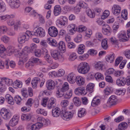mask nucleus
Here are the masks:
<instances>
[{
	"label": "nucleus",
	"instance_id": "f257e3e1",
	"mask_svg": "<svg viewBox=\"0 0 130 130\" xmlns=\"http://www.w3.org/2000/svg\"><path fill=\"white\" fill-rule=\"evenodd\" d=\"M34 31L31 32L27 31L26 32L21 33L18 36V41L20 44H22L25 43L26 41H28L29 39V35L34 36Z\"/></svg>",
	"mask_w": 130,
	"mask_h": 130
},
{
	"label": "nucleus",
	"instance_id": "f03ea898",
	"mask_svg": "<svg viewBox=\"0 0 130 130\" xmlns=\"http://www.w3.org/2000/svg\"><path fill=\"white\" fill-rule=\"evenodd\" d=\"M90 69L89 64L85 62L80 63L77 67V70L80 73L85 74L87 73Z\"/></svg>",
	"mask_w": 130,
	"mask_h": 130
},
{
	"label": "nucleus",
	"instance_id": "7ed1b4c3",
	"mask_svg": "<svg viewBox=\"0 0 130 130\" xmlns=\"http://www.w3.org/2000/svg\"><path fill=\"white\" fill-rule=\"evenodd\" d=\"M51 54L53 58L55 60H57L62 62L64 58L61 53L58 50H51L50 51Z\"/></svg>",
	"mask_w": 130,
	"mask_h": 130
},
{
	"label": "nucleus",
	"instance_id": "20e7f679",
	"mask_svg": "<svg viewBox=\"0 0 130 130\" xmlns=\"http://www.w3.org/2000/svg\"><path fill=\"white\" fill-rule=\"evenodd\" d=\"M34 36L40 37H44L45 35V30L40 27H36L34 29Z\"/></svg>",
	"mask_w": 130,
	"mask_h": 130
},
{
	"label": "nucleus",
	"instance_id": "39448f33",
	"mask_svg": "<svg viewBox=\"0 0 130 130\" xmlns=\"http://www.w3.org/2000/svg\"><path fill=\"white\" fill-rule=\"evenodd\" d=\"M73 114L71 112L67 111L65 110L61 111V117L64 120L68 121L72 119Z\"/></svg>",
	"mask_w": 130,
	"mask_h": 130
},
{
	"label": "nucleus",
	"instance_id": "423d86ee",
	"mask_svg": "<svg viewBox=\"0 0 130 130\" xmlns=\"http://www.w3.org/2000/svg\"><path fill=\"white\" fill-rule=\"evenodd\" d=\"M0 114L2 117L5 120L9 119L11 116L10 111L4 108H3L0 110Z\"/></svg>",
	"mask_w": 130,
	"mask_h": 130
},
{
	"label": "nucleus",
	"instance_id": "0eeeda50",
	"mask_svg": "<svg viewBox=\"0 0 130 130\" xmlns=\"http://www.w3.org/2000/svg\"><path fill=\"white\" fill-rule=\"evenodd\" d=\"M11 7L12 8H17L20 5V2L19 0H6Z\"/></svg>",
	"mask_w": 130,
	"mask_h": 130
},
{
	"label": "nucleus",
	"instance_id": "6e6552de",
	"mask_svg": "<svg viewBox=\"0 0 130 130\" xmlns=\"http://www.w3.org/2000/svg\"><path fill=\"white\" fill-rule=\"evenodd\" d=\"M118 101L117 97L115 95H111L107 102V104L109 106L115 105L116 104Z\"/></svg>",
	"mask_w": 130,
	"mask_h": 130
},
{
	"label": "nucleus",
	"instance_id": "1a4fd4ad",
	"mask_svg": "<svg viewBox=\"0 0 130 130\" xmlns=\"http://www.w3.org/2000/svg\"><path fill=\"white\" fill-rule=\"evenodd\" d=\"M58 32L57 29L55 27H51L48 29V34L51 37H56L58 34Z\"/></svg>",
	"mask_w": 130,
	"mask_h": 130
},
{
	"label": "nucleus",
	"instance_id": "9d476101",
	"mask_svg": "<svg viewBox=\"0 0 130 130\" xmlns=\"http://www.w3.org/2000/svg\"><path fill=\"white\" fill-rule=\"evenodd\" d=\"M55 86V82L51 79L49 80L46 82V87L47 89L50 90L54 89Z\"/></svg>",
	"mask_w": 130,
	"mask_h": 130
},
{
	"label": "nucleus",
	"instance_id": "9b49d317",
	"mask_svg": "<svg viewBox=\"0 0 130 130\" xmlns=\"http://www.w3.org/2000/svg\"><path fill=\"white\" fill-rule=\"evenodd\" d=\"M121 7L118 5H113L112 8V13L116 15H118L121 12Z\"/></svg>",
	"mask_w": 130,
	"mask_h": 130
},
{
	"label": "nucleus",
	"instance_id": "f8f14e48",
	"mask_svg": "<svg viewBox=\"0 0 130 130\" xmlns=\"http://www.w3.org/2000/svg\"><path fill=\"white\" fill-rule=\"evenodd\" d=\"M76 77L74 73H72L68 75L67 80L70 83L73 84L75 82Z\"/></svg>",
	"mask_w": 130,
	"mask_h": 130
},
{
	"label": "nucleus",
	"instance_id": "ddd939ff",
	"mask_svg": "<svg viewBox=\"0 0 130 130\" xmlns=\"http://www.w3.org/2000/svg\"><path fill=\"white\" fill-rule=\"evenodd\" d=\"M52 114L53 116L54 117H58L60 115L61 116V111L59 108L56 107L52 109Z\"/></svg>",
	"mask_w": 130,
	"mask_h": 130
},
{
	"label": "nucleus",
	"instance_id": "4468645a",
	"mask_svg": "<svg viewBox=\"0 0 130 130\" xmlns=\"http://www.w3.org/2000/svg\"><path fill=\"white\" fill-rule=\"evenodd\" d=\"M75 94L78 95H85L86 93L85 92V88L84 87H79L76 88L74 90Z\"/></svg>",
	"mask_w": 130,
	"mask_h": 130
},
{
	"label": "nucleus",
	"instance_id": "2eb2a0df",
	"mask_svg": "<svg viewBox=\"0 0 130 130\" xmlns=\"http://www.w3.org/2000/svg\"><path fill=\"white\" fill-rule=\"evenodd\" d=\"M56 99L53 98H51L48 101V103L47 105L48 108L49 109H52L56 107Z\"/></svg>",
	"mask_w": 130,
	"mask_h": 130
},
{
	"label": "nucleus",
	"instance_id": "dca6fc26",
	"mask_svg": "<svg viewBox=\"0 0 130 130\" xmlns=\"http://www.w3.org/2000/svg\"><path fill=\"white\" fill-rule=\"evenodd\" d=\"M75 82L79 86H81L85 84V81L84 79L82 77L78 76L76 77Z\"/></svg>",
	"mask_w": 130,
	"mask_h": 130
},
{
	"label": "nucleus",
	"instance_id": "f3484780",
	"mask_svg": "<svg viewBox=\"0 0 130 130\" xmlns=\"http://www.w3.org/2000/svg\"><path fill=\"white\" fill-rule=\"evenodd\" d=\"M19 121V117L18 116H14L10 121L9 124L11 126H13L16 125Z\"/></svg>",
	"mask_w": 130,
	"mask_h": 130
},
{
	"label": "nucleus",
	"instance_id": "a211bd4d",
	"mask_svg": "<svg viewBox=\"0 0 130 130\" xmlns=\"http://www.w3.org/2000/svg\"><path fill=\"white\" fill-rule=\"evenodd\" d=\"M37 121L38 122L37 123L38 125L40 128L42 127L43 125H47V122L46 120L44 118L39 117L37 119Z\"/></svg>",
	"mask_w": 130,
	"mask_h": 130
},
{
	"label": "nucleus",
	"instance_id": "6ab92c4d",
	"mask_svg": "<svg viewBox=\"0 0 130 130\" xmlns=\"http://www.w3.org/2000/svg\"><path fill=\"white\" fill-rule=\"evenodd\" d=\"M102 32L105 35H110L111 32L110 27L108 25L106 24L102 29Z\"/></svg>",
	"mask_w": 130,
	"mask_h": 130
},
{
	"label": "nucleus",
	"instance_id": "aec40b11",
	"mask_svg": "<svg viewBox=\"0 0 130 130\" xmlns=\"http://www.w3.org/2000/svg\"><path fill=\"white\" fill-rule=\"evenodd\" d=\"M43 50L44 51V58L49 63H52L53 62L52 59L50 55L48 54L47 51L45 48H44Z\"/></svg>",
	"mask_w": 130,
	"mask_h": 130
},
{
	"label": "nucleus",
	"instance_id": "412c9836",
	"mask_svg": "<svg viewBox=\"0 0 130 130\" xmlns=\"http://www.w3.org/2000/svg\"><path fill=\"white\" fill-rule=\"evenodd\" d=\"M101 99L99 97L96 96L93 99L91 103V105L93 107L99 105L100 103Z\"/></svg>",
	"mask_w": 130,
	"mask_h": 130
},
{
	"label": "nucleus",
	"instance_id": "4be33fe9",
	"mask_svg": "<svg viewBox=\"0 0 130 130\" xmlns=\"http://www.w3.org/2000/svg\"><path fill=\"white\" fill-rule=\"evenodd\" d=\"M125 78L121 77L118 79L116 81V83L117 85L120 86H124L125 84Z\"/></svg>",
	"mask_w": 130,
	"mask_h": 130
},
{
	"label": "nucleus",
	"instance_id": "5701e85b",
	"mask_svg": "<svg viewBox=\"0 0 130 130\" xmlns=\"http://www.w3.org/2000/svg\"><path fill=\"white\" fill-rule=\"evenodd\" d=\"M58 48L62 52L64 53L66 51V46L65 43L63 41H60L57 46Z\"/></svg>",
	"mask_w": 130,
	"mask_h": 130
},
{
	"label": "nucleus",
	"instance_id": "b1692460",
	"mask_svg": "<svg viewBox=\"0 0 130 130\" xmlns=\"http://www.w3.org/2000/svg\"><path fill=\"white\" fill-rule=\"evenodd\" d=\"M31 83L33 88H36L37 87V85H38L40 83V79L38 77L35 78L32 80Z\"/></svg>",
	"mask_w": 130,
	"mask_h": 130
},
{
	"label": "nucleus",
	"instance_id": "393cba45",
	"mask_svg": "<svg viewBox=\"0 0 130 130\" xmlns=\"http://www.w3.org/2000/svg\"><path fill=\"white\" fill-rule=\"evenodd\" d=\"M103 63L102 61H95L94 63V67L96 69L102 70L104 66Z\"/></svg>",
	"mask_w": 130,
	"mask_h": 130
},
{
	"label": "nucleus",
	"instance_id": "a878e982",
	"mask_svg": "<svg viewBox=\"0 0 130 130\" xmlns=\"http://www.w3.org/2000/svg\"><path fill=\"white\" fill-rule=\"evenodd\" d=\"M2 82L5 85L9 86H11L13 84V81L11 79L6 78H1Z\"/></svg>",
	"mask_w": 130,
	"mask_h": 130
},
{
	"label": "nucleus",
	"instance_id": "bb28decb",
	"mask_svg": "<svg viewBox=\"0 0 130 130\" xmlns=\"http://www.w3.org/2000/svg\"><path fill=\"white\" fill-rule=\"evenodd\" d=\"M47 42L50 45L52 46L56 47L57 45L56 41L51 38H48L47 40Z\"/></svg>",
	"mask_w": 130,
	"mask_h": 130
},
{
	"label": "nucleus",
	"instance_id": "cd10ccee",
	"mask_svg": "<svg viewBox=\"0 0 130 130\" xmlns=\"http://www.w3.org/2000/svg\"><path fill=\"white\" fill-rule=\"evenodd\" d=\"M6 100L7 101L8 104L11 105H13L14 104V101L13 98L10 94H7L5 96Z\"/></svg>",
	"mask_w": 130,
	"mask_h": 130
},
{
	"label": "nucleus",
	"instance_id": "c85d7f7f",
	"mask_svg": "<svg viewBox=\"0 0 130 130\" xmlns=\"http://www.w3.org/2000/svg\"><path fill=\"white\" fill-rule=\"evenodd\" d=\"M64 92L61 90V89H60L59 87H57L56 96L57 98H59L63 96Z\"/></svg>",
	"mask_w": 130,
	"mask_h": 130
},
{
	"label": "nucleus",
	"instance_id": "c756f323",
	"mask_svg": "<svg viewBox=\"0 0 130 130\" xmlns=\"http://www.w3.org/2000/svg\"><path fill=\"white\" fill-rule=\"evenodd\" d=\"M86 110L85 108H80L78 111V116L79 117H82L86 115Z\"/></svg>",
	"mask_w": 130,
	"mask_h": 130
},
{
	"label": "nucleus",
	"instance_id": "7c9ffc66",
	"mask_svg": "<svg viewBox=\"0 0 130 130\" xmlns=\"http://www.w3.org/2000/svg\"><path fill=\"white\" fill-rule=\"evenodd\" d=\"M6 50L2 44H0V56L2 58H4L5 56V52Z\"/></svg>",
	"mask_w": 130,
	"mask_h": 130
},
{
	"label": "nucleus",
	"instance_id": "2f4dec72",
	"mask_svg": "<svg viewBox=\"0 0 130 130\" xmlns=\"http://www.w3.org/2000/svg\"><path fill=\"white\" fill-rule=\"evenodd\" d=\"M94 86V84L90 83L86 86V90L87 92L91 93L93 91V87Z\"/></svg>",
	"mask_w": 130,
	"mask_h": 130
},
{
	"label": "nucleus",
	"instance_id": "473e14b6",
	"mask_svg": "<svg viewBox=\"0 0 130 130\" xmlns=\"http://www.w3.org/2000/svg\"><path fill=\"white\" fill-rule=\"evenodd\" d=\"M61 8L59 5H56L54 7V12L55 16L58 15L61 12Z\"/></svg>",
	"mask_w": 130,
	"mask_h": 130
},
{
	"label": "nucleus",
	"instance_id": "72a5a7b5",
	"mask_svg": "<svg viewBox=\"0 0 130 130\" xmlns=\"http://www.w3.org/2000/svg\"><path fill=\"white\" fill-rule=\"evenodd\" d=\"M115 55L114 54L110 55L106 57V59L107 62L110 63L113 62L115 59Z\"/></svg>",
	"mask_w": 130,
	"mask_h": 130
},
{
	"label": "nucleus",
	"instance_id": "f704fd0d",
	"mask_svg": "<svg viewBox=\"0 0 130 130\" xmlns=\"http://www.w3.org/2000/svg\"><path fill=\"white\" fill-rule=\"evenodd\" d=\"M107 40V39L105 38L102 41L101 46L105 50H106L108 47Z\"/></svg>",
	"mask_w": 130,
	"mask_h": 130
},
{
	"label": "nucleus",
	"instance_id": "c9c22d12",
	"mask_svg": "<svg viewBox=\"0 0 130 130\" xmlns=\"http://www.w3.org/2000/svg\"><path fill=\"white\" fill-rule=\"evenodd\" d=\"M95 77L96 80L99 81H101L104 79L103 75L99 72L96 73L95 75Z\"/></svg>",
	"mask_w": 130,
	"mask_h": 130
},
{
	"label": "nucleus",
	"instance_id": "e433bc0d",
	"mask_svg": "<svg viewBox=\"0 0 130 130\" xmlns=\"http://www.w3.org/2000/svg\"><path fill=\"white\" fill-rule=\"evenodd\" d=\"M73 101L75 105L77 106H80L82 103L80 99L78 97H74Z\"/></svg>",
	"mask_w": 130,
	"mask_h": 130
},
{
	"label": "nucleus",
	"instance_id": "4c0bfd02",
	"mask_svg": "<svg viewBox=\"0 0 130 130\" xmlns=\"http://www.w3.org/2000/svg\"><path fill=\"white\" fill-rule=\"evenodd\" d=\"M14 15L13 14L10 15H5L0 16V19L2 21H5L9 18H14Z\"/></svg>",
	"mask_w": 130,
	"mask_h": 130
},
{
	"label": "nucleus",
	"instance_id": "58836bf2",
	"mask_svg": "<svg viewBox=\"0 0 130 130\" xmlns=\"http://www.w3.org/2000/svg\"><path fill=\"white\" fill-rule=\"evenodd\" d=\"M31 118V115L29 114H23L21 116L22 120L26 121L29 120Z\"/></svg>",
	"mask_w": 130,
	"mask_h": 130
},
{
	"label": "nucleus",
	"instance_id": "ea45409f",
	"mask_svg": "<svg viewBox=\"0 0 130 130\" xmlns=\"http://www.w3.org/2000/svg\"><path fill=\"white\" fill-rule=\"evenodd\" d=\"M69 88V86L68 83L67 82H65L62 85V87L61 89V90L65 92L67 91Z\"/></svg>",
	"mask_w": 130,
	"mask_h": 130
},
{
	"label": "nucleus",
	"instance_id": "a19ab883",
	"mask_svg": "<svg viewBox=\"0 0 130 130\" xmlns=\"http://www.w3.org/2000/svg\"><path fill=\"white\" fill-rule=\"evenodd\" d=\"M21 92L22 96L23 97L27 98L28 97V90L26 88H22L21 90Z\"/></svg>",
	"mask_w": 130,
	"mask_h": 130
},
{
	"label": "nucleus",
	"instance_id": "79ce46f5",
	"mask_svg": "<svg viewBox=\"0 0 130 130\" xmlns=\"http://www.w3.org/2000/svg\"><path fill=\"white\" fill-rule=\"evenodd\" d=\"M86 29V27L82 25L79 26L78 28H76V31H78L79 32L85 31Z\"/></svg>",
	"mask_w": 130,
	"mask_h": 130
},
{
	"label": "nucleus",
	"instance_id": "37998d69",
	"mask_svg": "<svg viewBox=\"0 0 130 130\" xmlns=\"http://www.w3.org/2000/svg\"><path fill=\"white\" fill-rule=\"evenodd\" d=\"M86 13L88 16L91 18H94L95 16V14L94 12L89 9L86 11Z\"/></svg>",
	"mask_w": 130,
	"mask_h": 130
},
{
	"label": "nucleus",
	"instance_id": "c03bdc74",
	"mask_svg": "<svg viewBox=\"0 0 130 130\" xmlns=\"http://www.w3.org/2000/svg\"><path fill=\"white\" fill-rule=\"evenodd\" d=\"M37 48V45L35 44H31L29 48L28 49L30 50L29 52L31 53H34Z\"/></svg>",
	"mask_w": 130,
	"mask_h": 130
},
{
	"label": "nucleus",
	"instance_id": "a18cd8bd",
	"mask_svg": "<svg viewBox=\"0 0 130 130\" xmlns=\"http://www.w3.org/2000/svg\"><path fill=\"white\" fill-rule=\"evenodd\" d=\"M6 9V7L4 4L1 0H0V12H4Z\"/></svg>",
	"mask_w": 130,
	"mask_h": 130
},
{
	"label": "nucleus",
	"instance_id": "49530a36",
	"mask_svg": "<svg viewBox=\"0 0 130 130\" xmlns=\"http://www.w3.org/2000/svg\"><path fill=\"white\" fill-rule=\"evenodd\" d=\"M77 56L75 53H73L69 56L68 59L70 61H74L76 59Z\"/></svg>",
	"mask_w": 130,
	"mask_h": 130
},
{
	"label": "nucleus",
	"instance_id": "de8ad7c7",
	"mask_svg": "<svg viewBox=\"0 0 130 130\" xmlns=\"http://www.w3.org/2000/svg\"><path fill=\"white\" fill-rule=\"evenodd\" d=\"M36 112L37 113L43 115L44 116L47 115V112L44 109L38 108Z\"/></svg>",
	"mask_w": 130,
	"mask_h": 130
},
{
	"label": "nucleus",
	"instance_id": "09e8293b",
	"mask_svg": "<svg viewBox=\"0 0 130 130\" xmlns=\"http://www.w3.org/2000/svg\"><path fill=\"white\" fill-rule=\"evenodd\" d=\"M20 59H21L25 62L28 59L27 54H25L24 53H23L21 54L20 55Z\"/></svg>",
	"mask_w": 130,
	"mask_h": 130
},
{
	"label": "nucleus",
	"instance_id": "8fccbe9b",
	"mask_svg": "<svg viewBox=\"0 0 130 130\" xmlns=\"http://www.w3.org/2000/svg\"><path fill=\"white\" fill-rule=\"evenodd\" d=\"M33 100L32 98L28 99L26 103V105L28 108L31 107L33 103Z\"/></svg>",
	"mask_w": 130,
	"mask_h": 130
},
{
	"label": "nucleus",
	"instance_id": "3c124183",
	"mask_svg": "<svg viewBox=\"0 0 130 130\" xmlns=\"http://www.w3.org/2000/svg\"><path fill=\"white\" fill-rule=\"evenodd\" d=\"M125 91L126 90L125 89L122 90L118 89L115 91V93L118 95H123L125 94Z\"/></svg>",
	"mask_w": 130,
	"mask_h": 130
},
{
	"label": "nucleus",
	"instance_id": "603ef678",
	"mask_svg": "<svg viewBox=\"0 0 130 130\" xmlns=\"http://www.w3.org/2000/svg\"><path fill=\"white\" fill-rule=\"evenodd\" d=\"M110 13L109 11L108 10H105L103 13V14L102 15L101 17L102 19H104L107 18L109 15Z\"/></svg>",
	"mask_w": 130,
	"mask_h": 130
},
{
	"label": "nucleus",
	"instance_id": "864d4df0",
	"mask_svg": "<svg viewBox=\"0 0 130 130\" xmlns=\"http://www.w3.org/2000/svg\"><path fill=\"white\" fill-rule=\"evenodd\" d=\"M6 88L5 84L2 82V79L0 78V91L3 92L5 90Z\"/></svg>",
	"mask_w": 130,
	"mask_h": 130
},
{
	"label": "nucleus",
	"instance_id": "5fc2aeb1",
	"mask_svg": "<svg viewBox=\"0 0 130 130\" xmlns=\"http://www.w3.org/2000/svg\"><path fill=\"white\" fill-rule=\"evenodd\" d=\"M127 13L126 10H123L121 12V15L123 18L125 20L127 19Z\"/></svg>",
	"mask_w": 130,
	"mask_h": 130
},
{
	"label": "nucleus",
	"instance_id": "6e6d98bb",
	"mask_svg": "<svg viewBox=\"0 0 130 130\" xmlns=\"http://www.w3.org/2000/svg\"><path fill=\"white\" fill-rule=\"evenodd\" d=\"M1 40L4 43H7L9 41L10 38L6 36H4L1 37Z\"/></svg>",
	"mask_w": 130,
	"mask_h": 130
},
{
	"label": "nucleus",
	"instance_id": "4d7b16f0",
	"mask_svg": "<svg viewBox=\"0 0 130 130\" xmlns=\"http://www.w3.org/2000/svg\"><path fill=\"white\" fill-rule=\"evenodd\" d=\"M119 125L121 127V128L124 130L125 129H126L128 127L127 124L125 122H123L120 123Z\"/></svg>",
	"mask_w": 130,
	"mask_h": 130
},
{
	"label": "nucleus",
	"instance_id": "13d9d810",
	"mask_svg": "<svg viewBox=\"0 0 130 130\" xmlns=\"http://www.w3.org/2000/svg\"><path fill=\"white\" fill-rule=\"evenodd\" d=\"M14 100L17 104L20 105V104L21 99L19 96L17 95L15 96L14 97Z\"/></svg>",
	"mask_w": 130,
	"mask_h": 130
},
{
	"label": "nucleus",
	"instance_id": "bf43d9fd",
	"mask_svg": "<svg viewBox=\"0 0 130 130\" xmlns=\"http://www.w3.org/2000/svg\"><path fill=\"white\" fill-rule=\"evenodd\" d=\"M7 50L8 51V52L12 54L13 53H14L15 52L17 51V50H14L13 49V47L11 46H9L7 48Z\"/></svg>",
	"mask_w": 130,
	"mask_h": 130
},
{
	"label": "nucleus",
	"instance_id": "052dcab7",
	"mask_svg": "<svg viewBox=\"0 0 130 130\" xmlns=\"http://www.w3.org/2000/svg\"><path fill=\"white\" fill-rule=\"evenodd\" d=\"M82 36L81 34H79L75 38L74 40L77 43L80 42L82 40Z\"/></svg>",
	"mask_w": 130,
	"mask_h": 130
},
{
	"label": "nucleus",
	"instance_id": "680f3d73",
	"mask_svg": "<svg viewBox=\"0 0 130 130\" xmlns=\"http://www.w3.org/2000/svg\"><path fill=\"white\" fill-rule=\"evenodd\" d=\"M79 5L80 7H82L84 8H86L88 6L87 4L82 1L79 2Z\"/></svg>",
	"mask_w": 130,
	"mask_h": 130
},
{
	"label": "nucleus",
	"instance_id": "e2e57ef3",
	"mask_svg": "<svg viewBox=\"0 0 130 130\" xmlns=\"http://www.w3.org/2000/svg\"><path fill=\"white\" fill-rule=\"evenodd\" d=\"M49 98H45L43 99V101L41 103V104L44 107L46 106L47 102L49 101Z\"/></svg>",
	"mask_w": 130,
	"mask_h": 130
},
{
	"label": "nucleus",
	"instance_id": "0e129e2a",
	"mask_svg": "<svg viewBox=\"0 0 130 130\" xmlns=\"http://www.w3.org/2000/svg\"><path fill=\"white\" fill-rule=\"evenodd\" d=\"M66 34V30L64 29H62L60 30L59 32V35L60 36H65Z\"/></svg>",
	"mask_w": 130,
	"mask_h": 130
},
{
	"label": "nucleus",
	"instance_id": "69168bd1",
	"mask_svg": "<svg viewBox=\"0 0 130 130\" xmlns=\"http://www.w3.org/2000/svg\"><path fill=\"white\" fill-rule=\"evenodd\" d=\"M14 85L19 88H21L22 86L21 82L19 80H16L14 83Z\"/></svg>",
	"mask_w": 130,
	"mask_h": 130
},
{
	"label": "nucleus",
	"instance_id": "338daca9",
	"mask_svg": "<svg viewBox=\"0 0 130 130\" xmlns=\"http://www.w3.org/2000/svg\"><path fill=\"white\" fill-rule=\"evenodd\" d=\"M72 95V93L70 91L66 93L65 94H64L63 96L64 98L68 99L70 98Z\"/></svg>",
	"mask_w": 130,
	"mask_h": 130
},
{
	"label": "nucleus",
	"instance_id": "774afa93",
	"mask_svg": "<svg viewBox=\"0 0 130 130\" xmlns=\"http://www.w3.org/2000/svg\"><path fill=\"white\" fill-rule=\"evenodd\" d=\"M7 30V28L6 26H1L0 31L2 32L3 34L6 33Z\"/></svg>",
	"mask_w": 130,
	"mask_h": 130
}]
</instances>
